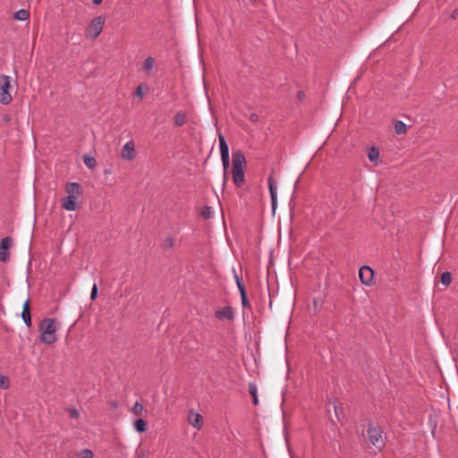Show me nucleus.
<instances>
[{
    "instance_id": "nucleus-1",
    "label": "nucleus",
    "mask_w": 458,
    "mask_h": 458,
    "mask_svg": "<svg viewBox=\"0 0 458 458\" xmlns=\"http://www.w3.org/2000/svg\"><path fill=\"white\" fill-rule=\"evenodd\" d=\"M59 328V323L55 318H44L38 327L40 333V342L45 344H53L58 340L56 332Z\"/></svg>"
},
{
    "instance_id": "nucleus-2",
    "label": "nucleus",
    "mask_w": 458,
    "mask_h": 458,
    "mask_svg": "<svg viewBox=\"0 0 458 458\" xmlns=\"http://www.w3.org/2000/svg\"><path fill=\"white\" fill-rule=\"evenodd\" d=\"M12 88L11 77L8 75H0V103L3 105H9L13 97L10 92Z\"/></svg>"
},
{
    "instance_id": "nucleus-3",
    "label": "nucleus",
    "mask_w": 458,
    "mask_h": 458,
    "mask_svg": "<svg viewBox=\"0 0 458 458\" xmlns=\"http://www.w3.org/2000/svg\"><path fill=\"white\" fill-rule=\"evenodd\" d=\"M368 437L370 443L377 448L384 445V440L382 437V431L380 428L375 427L373 424H369L367 429Z\"/></svg>"
},
{
    "instance_id": "nucleus-4",
    "label": "nucleus",
    "mask_w": 458,
    "mask_h": 458,
    "mask_svg": "<svg viewBox=\"0 0 458 458\" xmlns=\"http://www.w3.org/2000/svg\"><path fill=\"white\" fill-rule=\"evenodd\" d=\"M105 23V18L103 16H98L91 21L90 24L87 29L86 36L87 38H97L102 31L103 26Z\"/></svg>"
},
{
    "instance_id": "nucleus-5",
    "label": "nucleus",
    "mask_w": 458,
    "mask_h": 458,
    "mask_svg": "<svg viewBox=\"0 0 458 458\" xmlns=\"http://www.w3.org/2000/svg\"><path fill=\"white\" fill-rule=\"evenodd\" d=\"M234 278L236 281L238 290L240 292L242 307L244 309L250 308V302L248 299L246 288L242 278L237 274L234 275Z\"/></svg>"
},
{
    "instance_id": "nucleus-6",
    "label": "nucleus",
    "mask_w": 458,
    "mask_h": 458,
    "mask_svg": "<svg viewBox=\"0 0 458 458\" xmlns=\"http://www.w3.org/2000/svg\"><path fill=\"white\" fill-rule=\"evenodd\" d=\"M359 276L363 284L370 285L374 279V271L369 266H363L360 268Z\"/></svg>"
},
{
    "instance_id": "nucleus-7",
    "label": "nucleus",
    "mask_w": 458,
    "mask_h": 458,
    "mask_svg": "<svg viewBox=\"0 0 458 458\" xmlns=\"http://www.w3.org/2000/svg\"><path fill=\"white\" fill-rule=\"evenodd\" d=\"M215 317L219 320H233L234 318V310L231 306H225L221 310L215 311Z\"/></svg>"
},
{
    "instance_id": "nucleus-8",
    "label": "nucleus",
    "mask_w": 458,
    "mask_h": 458,
    "mask_svg": "<svg viewBox=\"0 0 458 458\" xmlns=\"http://www.w3.org/2000/svg\"><path fill=\"white\" fill-rule=\"evenodd\" d=\"M267 184L271 197L272 210L273 212H275L277 206V197L276 181L272 175H269V177L267 178Z\"/></svg>"
},
{
    "instance_id": "nucleus-9",
    "label": "nucleus",
    "mask_w": 458,
    "mask_h": 458,
    "mask_svg": "<svg viewBox=\"0 0 458 458\" xmlns=\"http://www.w3.org/2000/svg\"><path fill=\"white\" fill-rule=\"evenodd\" d=\"M12 246V240L9 237L2 239L0 242V260L5 262L9 259L8 250Z\"/></svg>"
},
{
    "instance_id": "nucleus-10",
    "label": "nucleus",
    "mask_w": 458,
    "mask_h": 458,
    "mask_svg": "<svg viewBox=\"0 0 458 458\" xmlns=\"http://www.w3.org/2000/svg\"><path fill=\"white\" fill-rule=\"evenodd\" d=\"M246 164L244 154L241 150L233 152V169H243Z\"/></svg>"
},
{
    "instance_id": "nucleus-11",
    "label": "nucleus",
    "mask_w": 458,
    "mask_h": 458,
    "mask_svg": "<svg viewBox=\"0 0 458 458\" xmlns=\"http://www.w3.org/2000/svg\"><path fill=\"white\" fill-rule=\"evenodd\" d=\"M135 157L134 143L132 141L127 142L122 150V157L127 160H131Z\"/></svg>"
},
{
    "instance_id": "nucleus-12",
    "label": "nucleus",
    "mask_w": 458,
    "mask_h": 458,
    "mask_svg": "<svg viewBox=\"0 0 458 458\" xmlns=\"http://www.w3.org/2000/svg\"><path fill=\"white\" fill-rule=\"evenodd\" d=\"M77 199L76 197L66 196L62 200V207L64 209L68 211H74L77 208Z\"/></svg>"
},
{
    "instance_id": "nucleus-13",
    "label": "nucleus",
    "mask_w": 458,
    "mask_h": 458,
    "mask_svg": "<svg viewBox=\"0 0 458 458\" xmlns=\"http://www.w3.org/2000/svg\"><path fill=\"white\" fill-rule=\"evenodd\" d=\"M65 191L67 196L79 198L81 194V187L79 183L69 182L65 186Z\"/></svg>"
},
{
    "instance_id": "nucleus-14",
    "label": "nucleus",
    "mask_w": 458,
    "mask_h": 458,
    "mask_svg": "<svg viewBox=\"0 0 458 458\" xmlns=\"http://www.w3.org/2000/svg\"><path fill=\"white\" fill-rule=\"evenodd\" d=\"M233 183L237 187H241L243 185L245 182L244 171L243 169H233Z\"/></svg>"
},
{
    "instance_id": "nucleus-15",
    "label": "nucleus",
    "mask_w": 458,
    "mask_h": 458,
    "mask_svg": "<svg viewBox=\"0 0 458 458\" xmlns=\"http://www.w3.org/2000/svg\"><path fill=\"white\" fill-rule=\"evenodd\" d=\"M21 318H22L24 323L26 324V326L28 327H31V317H30L29 300H27L23 304Z\"/></svg>"
},
{
    "instance_id": "nucleus-16",
    "label": "nucleus",
    "mask_w": 458,
    "mask_h": 458,
    "mask_svg": "<svg viewBox=\"0 0 458 458\" xmlns=\"http://www.w3.org/2000/svg\"><path fill=\"white\" fill-rule=\"evenodd\" d=\"M189 422L196 428L199 429L202 425V417L199 413L191 412L189 415Z\"/></svg>"
},
{
    "instance_id": "nucleus-17",
    "label": "nucleus",
    "mask_w": 458,
    "mask_h": 458,
    "mask_svg": "<svg viewBox=\"0 0 458 458\" xmlns=\"http://www.w3.org/2000/svg\"><path fill=\"white\" fill-rule=\"evenodd\" d=\"M218 140L221 156L229 155V147L225 137L222 134H219Z\"/></svg>"
},
{
    "instance_id": "nucleus-18",
    "label": "nucleus",
    "mask_w": 458,
    "mask_h": 458,
    "mask_svg": "<svg viewBox=\"0 0 458 458\" xmlns=\"http://www.w3.org/2000/svg\"><path fill=\"white\" fill-rule=\"evenodd\" d=\"M368 157L372 163L377 165L379 158V149L376 147H371L368 151Z\"/></svg>"
},
{
    "instance_id": "nucleus-19",
    "label": "nucleus",
    "mask_w": 458,
    "mask_h": 458,
    "mask_svg": "<svg viewBox=\"0 0 458 458\" xmlns=\"http://www.w3.org/2000/svg\"><path fill=\"white\" fill-rule=\"evenodd\" d=\"M186 114L182 111L178 112L174 118V124L175 126L178 127L184 125L186 123Z\"/></svg>"
},
{
    "instance_id": "nucleus-20",
    "label": "nucleus",
    "mask_w": 458,
    "mask_h": 458,
    "mask_svg": "<svg viewBox=\"0 0 458 458\" xmlns=\"http://www.w3.org/2000/svg\"><path fill=\"white\" fill-rule=\"evenodd\" d=\"M133 425L134 428L140 433L145 432L148 428V424L143 419L136 420Z\"/></svg>"
},
{
    "instance_id": "nucleus-21",
    "label": "nucleus",
    "mask_w": 458,
    "mask_h": 458,
    "mask_svg": "<svg viewBox=\"0 0 458 458\" xmlns=\"http://www.w3.org/2000/svg\"><path fill=\"white\" fill-rule=\"evenodd\" d=\"M155 64V59L152 56L147 57L143 62L142 69L145 72H149Z\"/></svg>"
},
{
    "instance_id": "nucleus-22",
    "label": "nucleus",
    "mask_w": 458,
    "mask_h": 458,
    "mask_svg": "<svg viewBox=\"0 0 458 458\" xmlns=\"http://www.w3.org/2000/svg\"><path fill=\"white\" fill-rule=\"evenodd\" d=\"M249 392H250V394L252 397L253 404L254 405H258L259 399H258V394H257V387H256L254 383H250L249 384Z\"/></svg>"
},
{
    "instance_id": "nucleus-23",
    "label": "nucleus",
    "mask_w": 458,
    "mask_h": 458,
    "mask_svg": "<svg viewBox=\"0 0 458 458\" xmlns=\"http://www.w3.org/2000/svg\"><path fill=\"white\" fill-rule=\"evenodd\" d=\"M29 17L30 13L25 9L19 10L14 13V19L17 21H26Z\"/></svg>"
},
{
    "instance_id": "nucleus-24",
    "label": "nucleus",
    "mask_w": 458,
    "mask_h": 458,
    "mask_svg": "<svg viewBox=\"0 0 458 458\" xmlns=\"http://www.w3.org/2000/svg\"><path fill=\"white\" fill-rule=\"evenodd\" d=\"M394 131L397 134H403L407 131V126L402 121H396L394 123Z\"/></svg>"
},
{
    "instance_id": "nucleus-25",
    "label": "nucleus",
    "mask_w": 458,
    "mask_h": 458,
    "mask_svg": "<svg viewBox=\"0 0 458 458\" xmlns=\"http://www.w3.org/2000/svg\"><path fill=\"white\" fill-rule=\"evenodd\" d=\"M148 89V86L145 83H140L135 89V96L140 98H143L145 91Z\"/></svg>"
},
{
    "instance_id": "nucleus-26",
    "label": "nucleus",
    "mask_w": 458,
    "mask_h": 458,
    "mask_svg": "<svg viewBox=\"0 0 458 458\" xmlns=\"http://www.w3.org/2000/svg\"><path fill=\"white\" fill-rule=\"evenodd\" d=\"M440 280L444 285L448 286L452 282L451 273L447 271L442 273Z\"/></svg>"
},
{
    "instance_id": "nucleus-27",
    "label": "nucleus",
    "mask_w": 458,
    "mask_h": 458,
    "mask_svg": "<svg viewBox=\"0 0 458 458\" xmlns=\"http://www.w3.org/2000/svg\"><path fill=\"white\" fill-rule=\"evenodd\" d=\"M221 159H222V164H223V167H224V171H225L224 177L225 179L227 170L230 166V157H229V155L221 156Z\"/></svg>"
},
{
    "instance_id": "nucleus-28",
    "label": "nucleus",
    "mask_w": 458,
    "mask_h": 458,
    "mask_svg": "<svg viewBox=\"0 0 458 458\" xmlns=\"http://www.w3.org/2000/svg\"><path fill=\"white\" fill-rule=\"evenodd\" d=\"M143 410L144 407L142 403L136 402L133 407L131 408V412L136 416H140L142 414Z\"/></svg>"
},
{
    "instance_id": "nucleus-29",
    "label": "nucleus",
    "mask_w": 458,
    "mask_h": 458,
    "mask_svg": "<svg viewBox=\"0 0 458 458\" xmlns=\"http://www.w3.org/2000/svg\"><path fill=\"white\" fill-rule=\"evenodd\" d=\"M10 387V379L6 376L0 374V388L8 389Z\"/></svg>"
},
{
    "instance_id": "nucleus-30",
    "label": "nucleus",
    "mask_w": 458,
    "mask_h": 458,
    "mask_svg": "<svg viewBox=\"0 0 458 458\" xmlns=\"http://www.w3.org/2000/svg\"><path fill=\"white\" fill-rule=\"evenodd\" d=\"M200 214H201L203 218L209 219V218L212 217L213 211H212V208L210 207L205 206L201 209V213Z\"/></svg>"
},
{
    "instance_id": "nucleus-31",
    "label": "nucleus",
    "mask_w": 458,
    "mask_h": 458,
    "mask_svg": "<svg viewBox=\"0 0 458 458\" xmlns=\"http://www.w3.org/2000/svg\"><path fill=\"white\" fill-rule=\"evenodd\" d=\"M174 247V239L172 237H167L164 240L162 243L163 249H172Z\"/></svg>"
},
{
    "instance_id": "nucleus-32",
    "label": "nucleus",
    "mask_w": 458,
    "mask_h": 458,
    "mask_svg": "<svg viewBox=\"0 0 458 458\" xmlns=\"http://www.w3.org/2000/svg\"><path fill=\"white\" fill-rule=\"evenodd\" d=\"M84 163L89 168H93L96 165L97 161L94 157H85Z\"/></svg>"
},
{
    "instance_id": "nucleus-33",
    "label": "nucleus",
    "mask_w": 458,
    "mask_h": 458,
    "mask_svg": "<svg viewBox=\"0 0 458 458\" xmlns=\"http://www.w3.org/2000/svg\"><path fill=\"white\" fill-rule=\"evenodd\" d=\"M79 458H93V453L89 449H84Z\"/></svg>"
},
{
    "instance_id": "nucleus-34",
    "label": "nucleus",
    "mask_w": 458,
    "mask_h": 458,
    "mask_svg": "<svg viewBox=\"0 0 458 458\" xmlns=\"http://www.w3.org/2000/svg\"><path fill=\"white\" fill-rule=\"evenodd\" d=\"M98 285L96 284H94L92 289H91V293H90V300H95L98 296Z\"/></svg>"
},
{
    "instance_id": "nucleus-35",
    "label": "nucleus",
    "mask_w": 458,
    "mask_h": 458,
    "mask_svg": "<svg viewBox=\"0 0 458 458\" xmlns=\"http://www.w3.org/2000/svg\"><path fill=\"white\" fill-rule=\"evenodd\" d=\"M250 120L252 123H258V122H259V116L257 114H255V113H252V114H250Z\"/></svg>"
},
{
    "instance_id": "nucleus-36",
    "label": "nucleus",
    "mask_w": 458,
    "mask_h": 458,
    "mask_svg": "<svg viewBox=\"0 0 458 458\" xmlns=\"http://www.w3.org/2000/svg\"><path fill=\"white\" fill-rule=\"evenodd\" d=\"M70 416L72 418H78L79 417V411L75 409H71L69 411Z\"/></svg>"
},
{
    "instance_id": "nucleus-37",
    "label": "nucleus",
    "mask_w": 458,
    "mask_h": 458,
    "mask_svg": "<svg viewBox=\"0 0 458 458\" xmlns=\"http://www.w3.org/2000/svg\"><path fill=\"white\" fill-rule=\"evenodd\" d=\"M304 96H305V94H304V92H303V91H299V92L297 93V98H298L300 100H301V99L304 98Z\"/></svg>"
},
{
    "instance_id": "nucleus-38",
    "label": "nucleus",
    "mask_w": 458,
    "mask_h": 458,
    "mask_svg": "<svg viewBox=\"0 0 458 458\" xmlns=\"http://www.w3.org/2000/svg\"><path fill=\"white\" fill-rule=\"evenodd\" d=\"M102 2L103 0H92V4L95 5H99Z\"/></svg>"
},
{
    "instance_id": "nucleus-39",
    "label": "nucleus",
    "mask_w": 458,
    "mask_h": 458,
    "mask_svg": "<svg viewBox=\"0 0 458 458\" xmlns=\"http://www.w3.org/2000/svg\"><path fill=\"white\" fill-rule=\"evenodd\" d=\"M455 15H456V11L453 13L452 18H455Z\"/></svg>"
},
{
    "instance_id": "nucleus-40",
    "label": "nucleus",
    "mask_w": 458,
    "mask_h": 458,
    "mask_svg": "<svg viewBox=\"0 0 458 458\" xmlns=\"http://www.w3.org/2000/svg\"><path fill=\"white\" fill-rule=\"evenodd\" d=\"M335 410H336V405H334ZM336 416L338 417L337 411H335Z\"/></svg>"
}]
</instances>
